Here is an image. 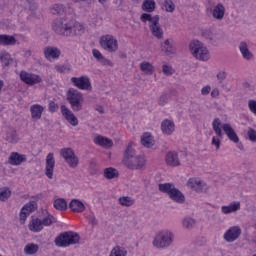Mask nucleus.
Listing matches in <instances>:
<instances>
[{
    "label": "nucleus",
    "instance_id": "obj_23",
    "mask_svg": "<svg viewBox=\"0 0 256 256\" xmlns=\"http://www.w3.org/2000/svg\"><path fill=\"white\" fill-rule=\"evenodd\" d=\"M69 209H71L73 213H83V211H85V204L79 199H72L69 203Z\"/></svg>",
    "mask_w": 256,
    "mask_h": 256
},
{
    "label": "nucleus",
    "instance_id": "obj_30",
    "mask_svg": "<svg viewBox=\"0 0 256 256\" xmlns=\"http://www.w3.org/2000/svg\"><path fill=\"white\" fill-rule=\"evenodd\" d=\"M17 43V39H15V36H10L6 34L0 35V45H15Z\"/></svg>",
    "mask_w": 256,
    "mask_h": 256
},
{
    "label": "nucleus",
    "instance_id": "obj_53",
    "mask_svg": "<svg viewBox=\"0 0 256 256\" xmlns=\"http://www.w3.org/2000/svg\"><path fill=\"white\" fill-rule=\"evenodd\" d=\"M158 103L162 106L165 105L167 103V95L160 96Z\"/></svg>",
    "mask_w": 256,
    "mask_h": 256
},
{
    "label": "nucleus",
    "instance_id": "obj_7",
    "mask_svg": "<svg viewBox=\"0 0 256 256\" xmlns=\"http://www.w3.org/2000/svg\"><path fill=\"white\" fill-rule=\"evenodd\" d=\"M190 51L196 59L200 61H209V50L199 40H193L190 43Z\"/></svg>",
    "mask_w": 256,
    "mask_h": 256
},
{
    "label": "nucleus",
    "instance_id": "obj_41",
    "mask_svg": "<svg viewBox=\"0 0 256 256\" xmlns=\"http://www.w3.org/2000/svg\"><path fill=\"white\" fill-rule=\"evenodd\" d=\"M161 49L164 51V53H167V55L175 53V48H173L169 40H165V42L161 45Z\"/></svg>",
    "mask_w": 256,
    "mask_h": 256
},
{
    "label": "nucleus",
    "instance_id": "obj_8",
    "mask_svg": "<svg viewBox=\"0 0 256 256\" xmlns=\"http://www.w3.org/2000/svg\"><path fill=\"white\" fill-rule=\"evenodd\" d=\"M71 109L81 111L83 109V94L74 88H70L66 94Z\"/></svg>",
    "mask_w": 256,
    "mask_h": 256
},
{
    "label": "nucleus",
    "instance_id": "obj_58",
    "mask_svg": "<svg viewBox=\"0 0 256 256\" xmlns=\"http://www.w3.org/2000/svg\"><path fill=\"white\" fill-rule=\"evenodd\" d=\"M239 149H243V144L238 145Z\"/></svg>",
    "mask_w": 256,
    "mask_h": 256
},
{
    "label": "nucleus",
    "instance_id": "obj_27",
    "mask_svg": "<svg viewBox=\"0 0 256 256\" xmlns=\"http://www.w3.org/2000/svg\"><path fill=\"white\" fill-rule=\"evenodd\" d=\"M141 144L143 147H147V149H150V147H153L155 145V140L153 139V135L149 132H145L141 136Z\"/></svg>",
    "mask_w": 256,
    "mask_h": 256
},
{
    "label": "nucleus",
    "instance_id": "obj_33",
    "mask_svg": "<svg viewBox=\"0 0 256 256\" xmlns=\"http://www.w3.org/2000/svg\"><path fill=\"white\" fill-rule=\"evenodd\" d=\"M239 49H240V53L242 54V57L244 59L249 60L253 57V54H251V52H249V48L247 47V43L241 42L240 46H239Z\"/></svg>",
    "mask_w": 256,
    "mask_h": 256
},
{
    "label": "nucleus",
    "instance_id": "obj_13",
    "mask_svg": "<svg viewBox=\"0 0 256 256\" xmlns=\"http://www.w3.org/2000/svg\"><path fill=\"white\" fill-rule=\"evenodd\" d=\"M71 83H73L74 87L77 89H81L82 91H91V81L89 77L82 76V77H72Z\"/></svg>",
    "mask_w": 256,
    "mask_h": 256
},
{
    "label": "nucleus",
    "instance_id": "obj_14",
    "mask_svg": "<svg viewBox=\"0 0 256 256\" xmlns=\"http://www.w3.org/2000/svg\"><path fill=\"white\" fill-rule=\"evenodd\" d=\"M187 187L196 191V193H205L207 184L203 183L199 178H190L187 182Z\"/></svg>",
    "mask_w": 256,
    "mask_h": 256
},
{
    "label": "nucleus",
    "instance_id": "obj_5",
    "mask_svg": "<svg viewBox=\"0 0 256 256\" xmlns=\"http://www.w3.org/2000/svg\"><path fill=\"white\" fill-rule=\"evenodd\" d=\"M80 239L81 237L76 232L67 231L57 236L54 243L56 247H69L70 245H76V243H79Z\"/></svg>",
    "mask_w": 256,
    "mask_h": 256
},
{
    "label": "nucleus",
    "instance_id": "obj_45",
    "mask_svg": "<svg viewBox=\"0 0 256 256\" xmlns=\"http://www.w3.org/2000/svg\"><path fill=\"white\" fill-rule=\"evenodd\" d=\"M41 222H42V227H51V225H53V216L48 215L45 218H43Z\"/></svg>",
    "mask_w": 256,
    "mask_h": 256
},
{
    "label": "nucleus",
    "instance_id": "obj_43",
    "mask_svg": "<svg viewBox=\"0 0 256 256\" xmlns=\"http://www.w3.org/2000/svg\"><path fill=\"white\" fill-rule=\"evenodd\" d=\"M6 139L9 143H17V141H19V136H17V131L12 130L11 132H8Z\"/></svg>",
    "mask_w": 256,
    "mask_h": 256
},
{
    "label": "nucleus",
    "instance_id": "obj_57",
    "mask_svg": "<svg viewBox=\"0 0 256 256\" xmlns=\"http://www.w3.org/2000/svg\"><path fill=\"white\" fill-rule=\"evenodd\" d=\"M96 111H98V113H104V108H103V106H98V107L96 108Z\"/></svg>",
    "mask_w": 256,
    "mask_h": 256
},
{
    "label": "nucleus",
    "instance_id": "obj_42",
    "mask_svg": "<svg viewBox=\"0 0 256 256\" xmlns=\"http://www.w3.org/2000/svg\"><path fill=\"white\" fill-rule=\"evenodd\" d=\"M11 197V190L7 187L0 188V201H7Z\"/></svg>",
    "mask_w": 256,
    "mask_h": 256
},
{
    "label": "nucleus",
    "instance_id": "obj_37",
    "mask_svg": "<svg viewBox=\"0 0 256 256\" xmlns=\"http://www.w3.org/2000/svg\"><path fill=\"white\" fill-rule=\"evenodd\" d=\"M140 69L143 73H146V75H153V71H155V68L149 62H142L140 64Z\"/></svg>",
    "mask_w": 256,
    "mask_h": 256
},
{
    "label": "nucleus",
    "instance_id": "obj_38",
    "mask_svg": "<svg viewBox=\"0 0 256 256\" xmlns=\"http://www.w3.org/2000/svg\"><path fill=\"white\" fill-rule=\"evenodd\" d=\"M109 256H127V249L121 246H116L111 250Z\"/></svg>",
    "mask_w": 256,
    "mask_h": 256
},
{
    "label": "nucleus",
    "instance_id": "obj_24",
    "mask_svg": "<svg viewBox=\"0 0 256 256\" xmlns=\"http://www.w3.org/2000/svg\"><path fill=\"white\" fill-rule=\"evenodd\" d=\"M166 163L170 167H179V165H181L176 152H168L166 154Z\"/></svg>",
    "mask_w": 256,
    "mask_h": 256
},
{
    "label": "nucleus",
    "instance_id": "obj_18",
    "mask_svg": "<svg viewBox=\"0 0 256 256\" xmlns=\"http://www.w3.org/2000/svg\"><path fill=\"white\" fill-rule=\"evenodd\" d=\"M53 171H55V156L53 153H49L46 156V167H45V175L48 179H53Z\"/></svg>",
    "mask_w": 256,
    "mask_h": 256
},
{
    "label": "nucleus",
    "instance_id": "obj_31",
    "mask_svg": "<svg viewBox=\"0 0 256 256\" xmlns=\"http://www.w3.org/2000/svg\"><path fill=\"white\" fill-rule=\"evenodd\" d=\"M53 207L57 211H67V200L63 198H58L54 200Z\"/></svg>",
    "mask_w": 256,
    "mask_h": 256
},
{
    "label": "nucleus",
    "instance_id": "obj_50",
    "mask_svg": "<svg viewBox=\"0 0 256 256\" xmlns=\"http://www.w3.org/2000/svg\"><path fill=\"white\" fill-rule=\"evenodd\" d=\"M57 109H59V106H57V104L54 101H51L49 103V111L51 113H55V111H57Z\"/></svg>",
    "mask_w": 256,
    "mask_h": 256
},
{
    "label": "nucleus",
    "instance_id": "obj_26",
    "mask_svg": "<svg viewBox=\"0 0 256 256\" xmlns=\"http://www.w3.org/2000/svg\"><path fill=\"white\" fill-rule=\"evenodd\" d=\"M161 129L164 135H171L175 131V123L166 119L161 123Z\"/></svg>",
    "mask_w": 256,
    "mask_h": 256
},
{
    "label": "nucleus",
    "instance_id": "obj_47",
    "mask_svg": "<svg viewBox=\"0 0 256 256\" xmlns=\"http://www.w3.org/2000/svg\"><path fill=\"white\" fill-rule=\"evenodd\" d=\"M247 135H248L250 141H253V142L256 141V131H255V129L250 128L247 132Z\"/></svg>",
    "mask_w": 256,
    "mask_h": 256
},
{
    "label": "nucleus",
    "instance_id": "obj_15",
    "mask_svg": "<svg viewBox=\"0 0 256 256\" xmlns=\"http://www.w3.org/2000/svg\"><path fill=\"white\" fill-rule=\"evenodd\" d=\"M37 209V202L30 201L26 205H24L20 211V221L25 223L27 221V217L33 213Z\"/></svg>",
    "mask_w": 256,
    "mask_h": 256
},
{
    "label": "nucleus",
    "instance_id": "obj_60",
    "mask_svg": "<svg viewBox=\"0 0 256 256\" xmlns=\"http://www.w3.org/2000/svg\"><path fill=\"white\" fill-rule=\"evenodd\" d=\"M253 256H256V255H253Z\"/></svg>",
    "mask_w": 256,
    "mask_h": 256
},
{
    "label": "nucleus",
    "instance_id": "obj_56",
    "mask_svg": "<svg viewBox=\"0 0 256 256\" xmlns=\"http://www.w3.org/2000/svg\"><path fill=\"white\" fill-rule=\"evenodd\" d=\"M226 74L225 72H220L217 74V79H219V81H223V79H225Z\"/></svg>",
    "mask_w": 256,
    "mask_h": 256
},
{
    "label": "nucleus",
    "instance_id": "obj_44",
    "mask_svg": "<svg viewBox=\"0 0 256 256\" xmlns=\"http://www.w3.org/2000/svg\"><path fill=\"white\" fill-rule=\"evenodd\" d=\"M164 8L168 13H173L175 11L173 0H164Z\"/></svg>",
    "mask_w": 256,
    "mask_h": 256
},
{
    "label": "nucleus",
    "instance_id": "obj_16",
    "mask_svg": "<svg viewBox=\"0 0 256 256\" xmlns=\"http://www.w3.org/2000/svg\"><path fill=\"white\" fill-rule=\"evenodd\" d=\"M60 111L64 119L70 123L73 127H77L79 125V119L75 117V114H73V111H71L67 106L62 105L60 107Z\"/></svg>",
    "mask_w": 256,
    "mask_h": 256
},
{
    "label": "nucleus",
    "instance_id": "obj_49",
    "mask_svg": "<svg viewBox=\"0 0 256 256\" xmlns=\"http://www.w3.org/2000/svg\"><path fill=\"white\" fill-rule=\"evenodd\" d=\"M212 145L216 147V149H219L221 147V139L213 136L212 137Z\"/></svg>",
    "mask_w": 256,
    "mask_h": 256
},
{
    "label": "nucleus",
    "instance_id": "obj_20",
    "mask_svg": "<svg viewBox=\"0 0 256 256\" xmlns=\"http://www.w3.org/2000/svg\"><path fill=\"white\" fill-rule=\"evenodd\" d=\"M44 111H45V108L40 104H33L30 107L31 118L34 121H39V119H41V117L43 116Z\"/></svg>",
    "mask_w": 256,
    "mask_h": 256
},
{
    "label": "nucleus",
    "instance_id": "obj_51",
    "mask_svg": "<svg viewBox=\"0 0 256 256\" xmlns=\"http://www.w3.org/2000/svg\"><path fill=\"white\" fill-rule=\"evenodd\" d=\"M55 69L58 73H65L68 70L67 66L65 65H56Z\"/></svg>",
    "mask_w": 256,
    "mask_h": 256
},
{
    "label": "nucleus",
    "instance_id": "obj_12",
    "mask_svg": "<svg viewBox=\"0 0 256 256\" xmlns=\"http://www.w3.org/2000/svg\"><path fill=\"white\" fill-rule=\"evenodd\" d=\"M20 79L23 83L30 86L38 85V83H41V81H43L41 76L37 74L29 73L25 70H22L20 72Z\"/></svg>",
    "mask_w": 256,
    "mask_h": 256
},
{
    "label": "nucleus",
    "instance_id": "obj_11",
    "mask_svg": "<svg viewBox=\"0 0 256 256\" xmlns=\"http://www.w3.org/2000/svg\"><path fill=\"white\" fill-rule=\"evenodd\" d=\"M60 155L71 169H75L77 165H79V158L75 155V151H73V149L63 148L60 151Z\"/></svg>",
    "mask_w": 256,
    "mask_h": 256
},
{
    "label": "nucleus",
    "instance_id": "obj_35",
    "mask_svg": "<svg viewBox=\"0 0 256 256\" xmlns=\"http://www.w3.org/2000/svg\"><path fill=\"white\" fill-rule=\"evenodd\" d=\"M104 177L106 179H115L116 177H119V171L113 167H109L104 169Z\"/></svg>",
    "mask_w": 256,
    "mask_h": 256
},
{
    "label": "nucleus",
    "instance_id": "obj_2",
    "mask_svg": "<svg viewBox=\"0 0 256 256\" xmlns=\"http://www.w3.org/2000/svg\"><path fill=\"white\" fill-rule=\"evenodd\" d=\"M133 142H130L124 152L123 163L128 169H143L145 167V156H136L135 150H133Z\"/></svg>",
    "mask_w": 256,
    "mask_h": 256
},
{
    "label": "nucleus",
    "instance_id": "obj_6",
    "mask_svg": "<svg viewBox=\"0 0 256 256\" xmlns=\"http://www.w3.org/2000/svg\"><path fill=\"white\" fill-rule=\"evenodd\" d=\"M143 23H150V31L154 37L161 39L163 37V29L159 26V16H151V14L144 13L140 17Z\"/></svg>",
    "mask_w": 256,
    "mask_h": 256
},
{
    "label": "nucleus",
    "instance_id": "obj_54",
    "mask_svg": "<svg viewBox=\"0 0 256 256\" xmlns=\"http://www.w3.org/2000/svg\"><path fill=\"white\" fill-rule=\"evenodd\" d=\"M219 95V89L217 88H214L212 91H211V97L213 99L217 98V96Z\"/></svg>",
    "mask_w": 256,
    "mask_h": 256
},
{
    "label": "nucleus",
    "instance_id": "obj_17",
    "mask_svg": "<svg viewBox=\"0 0 256 256\" xmlns=\"http://www.w3.org/2000/svg\"><path fill=\"white\" fill-rule=\"evenodd\" d=\"M241 237V227L232 226L230 227L224 234V239L228 243H233V241H237Z\"/></svg>",
    "mask_w": 256,
    "mask_h": 256
},
{
    "label": "nucleus",
    "instance_id": "obj_22",
    "mask_svg": "<svg viewBox=\"0 0 256 256\" xmlns=\"http://www.w3.org/2000/svg\"><path fill=\"white\" fill-rule=\"evenodd\" d=\"M94 143L100 147H105L106 149L113 147V140L101 135H98L94 138Z\"/></svg>",
    "mask_w": 256,
    "mask_h": 256
},
{
    "label": "nucleus",
    "instance_id": "obj_32",
    "mask_svg": "<svg viewBox=\"0 0 256 256\" xmlns=\"http://www.w3.org/2000/svg\"><path fill=\"white\" fill-rule=\"evenodd\" d=\"M92 55L95 59H97L98 61H101L102 63H104V65H113L111 60L106 59L103 54H101V51L97 50V49H93L92 50Z\"/></svg>",
    "mask_w": 256,
    "mask_h": 256
},
{
    "label": "nucleus",
    "instance_id": "obj_48",
    "mask_svg": "<svg viewBox=\"0 0 256 256\" xmlns=\"http://www.w3.org/2000/svg\"><path fill=\"white\" fill-rule=\"evenodd\" d=\"M164 75H173V68L168 65L162 66Z\"/></svg>",
    "mask_w": 256,
    "mask_h": 256
},
{
    "label": "nucleus",
    "instance_id": "obj_25",
    "mask_svg": "<svg viewBox=\"0 0 256 256\" xmlns=\"http://www.w3.org/2000/svg\"><path fill=\"white\" fill-rule=\"evenodd\" d=\"M212 17L221 21L225 17V6L221 3L217 4L212 11Z\"/></svg>",
    "mask_w": 256,
    "mask_h": 256
},
{
    "label": "nucleus",
    "instance_id": "obj_28",
    "mask_svg": "<svg viewBox=\"0 0 256 256\" xmlns=\"http://www.w3.org/2000/svg\"><path fill=\"white\" fill-rule=\"evenodd\" d=\"M30 231H33V233H39L43 231V223L41 222V219L34 218L29 224Z\"/></svg>",
    "mask_w": 256,
    "mask_h": 256
},
{
    "label": "nucleus",
    "instance_id": "obj_29",
    "mask_svg": "<svg viewBox=\"0 0 256 256\" xmlns=\"http://www.w3.org/2000/svg\"><path fill=\"white\" fill-rule=\"evenodd\" d=\"M239 209H241V203L234 202L228 206H222V213L229 215V213H235V211H239Z\"/></svg>",
    "mask_w": 256,
    "mask_h": 256
},
{
    "label": "nucleus",
    "instance_id": "obj_9",
    "mask_svg": "<svg viewBox=\"0 0 256 256\" xmlns=\"http://www.w3.org/2000/svg\"><path fill=\"white\" fill-rule=\"evenodd\" d=\"M173 243V233L168 230L160 231L154 238L153 245L158 249H165Z\"/></svg>",
    "mask_w": 256,
    "mask_h": 256
},
{
    "label": "nucleus",
    "instance_id": "obj_3",
    "mask_svg": "<svg viewBox=\"0 0 256 256\" xmlns=\"http://www.w3.org/2000/svg\"><path fill=\"white\" fill-rule=\"evenodd\" d=\"M212 129L214 133L217 135V137H220V139L223 138V131H224L225 135H227L230 141H233V143H239V136H237V133H235V130L233 129V127H231L230 124L221 125V119L215 118L213 120ZM221 129H223V131Z\"/></svg>",
    "mask_w": 256,
    "mask_h": 256
},
{
    "label": "nucleus",
    "instance_id": "obj_55",
    "mask_svg": "<svg viewBox=\"0 0 256 256\" xmlns=\"http://www.w3.org/2000/svg\"><path fill=\"white\" fill-rule=\"evenodd\" d=\"M73 3H93V0H71Z\"/></svg>",
    "mask_w": 256,
    "mask_h": 256
},
{
    "label": "nucleus",
    "instance_id": "obj_1",
    "mask_svg": "<svg viewBox=\"0 0 256 256\" xmlns=\"http://www.w3.org/2000/svg\"><path fill=\"white\" fill-rule=\"evenodd\" d=\"M51 13L52 15H65V17L56 19L52 25L53 31L58 35H63L64 37H75V35H81V33L85 31L83 24L67 16L65 6L62 4H55L51 8Z\"/></svg>",
    "mask_w": 256,
    "mask_h": 256
},
{
    "label": "nucleus",
    "instance_id": "obj_52",
    "mask_svg": "<svg viewBox=\"0 0 256 256\" xmlns=\"http://www.w3.org/2000/svg\"><path fill=\"white\" fill-rule=\"evenodd\" d=\"M211 93V86L206 85L201 89V95H209Z\"/></svg>",
    "mask_w": 256,
    "mask_h": 256
},
{
    "label": "nucleus",
    "instance_id": "obj_10",
    "mask_svg": "<svg viewBox=\"0 0 256 256\" xmlns=\"http://www.w3.org/2000/svg\"><path fill=\"white\" fill-rule=\"evenodd\" d=\"M100 45L102 48L105 49V51H108L109 53H115L117 49H119V44L117 42V39L113 37V35H104L100 38Z\"/></svg>",
    "mask_w": 256,
    "mask_h": 256
},
{
    "label": "nucleus",
    "instance_id": "obj_34",
    "mask_svg": "<svg viewBox=\"0 0 256 256\" xmlns=\"http://www.w3.org/2000/svg\"><path fill=\"white\" fill-rule=\"evenodd\" d=\"M143 11L153 13L155 11V0H145L142 4Z\"/></svg>",
    "mask_w": 256,
    "mask_h": 256
},
{
    "label": "nucleus",
    "instance_id": "obj_39",
    "mask_svg": "<svg viewBox=\"0 0 256 256\" xmlns=\"http://www.w3.org/2000/svg\"><path fill=\"white\" fill-rule=\"evenodd\" d=\"M119 203L123 207H131V206L135 205V200L129 196H124V197L119 198Z\"/></svg>",
    "mask_w": 256,
    "mask_h": 256
},
{
    "label": "nucleus",
    "instance_id": "obj_36",
    "mask_svg": "<svg viewBox=\"0 0 256 256\" xmlns=\"http://www.w3.org/2000/svg\"><path fill=\"white\" fill-rule=\"evenodd\" d=\"M39 251V245L35 243H29L24 247V253L26 255H35Z\"/></svg>",
    "mask_w": 256,
    "mask_h": 256
},
{
    "label": "nucleus",
    "instance_id": "obj_4",
    "mask_svg": "<svg viewBox=\"0 0 256 256\" xmlns=\"http://www.w3.org/2000/svg\"><path fill=\"white\" fill-rule=\"evenodd\" d=\"M158 188L161 193H167L168 197H170L172 201H175V203L185 202V195H183L181 190L175 188L173 183L159 184Z\"/></svg>",
    "mask_w": 256,
    "mask_h": 256
},
{
    "label": "nucleus",
    "instance_id": "obj_21",
    "mask_svg": "<svg viewBox=\"0 0 256 256\" xmlns=\"http://www.w3.org/2000/svg\"><path fill=\"white\" fill-rule=\"evenodd\" d=\"M44 55L48 61H51V59H59V57H61V50L55 47H47L44 50Z\"/></svg>",
    "mask_w": 256,
    "mask_h": 256
},
{
    "label": "nucleus",
    "instance_id": "obj_40",
    "mask_svg": "<svg viewBox=\"0 0 256 256\" xmlns=\"http://www.w3.org/2000/svg\"><path fill=\"white\" fill-rule=\"evenodd\" d=\"M0 61L5 67H9V64L11 63V54H9V52L2 51L0 53Z\"/></svg>",
    "mask_w": 256,
    "mask_h": 256
},
{
    "label": "nucleus",
    "instance_id": "obj_19",
    "mask_svg": "<svg viewBox=\"0 0 256 256\" xmlns=\"http://www.w3.org/2000/svg\"><path fill=\"white\" fill-rule=\"evenodd\" d=\"M27 161V156L25 154H19V152H11L8 163L10 165L19 166L21 163H25Z\"/></svg>",
    "mask_w": 256,
    "mask_h": 256
},
{
    "label": "nucleus",
    "instance_id": "obj_59",
    "mask_svg": "<svg viewBox=\"0 0 256 256\" xmlns=\"http://www.w3.org/2000/svg\"><path fill=\"white\" fill-rule=\"evenodd\" d=\"M99 1V3H104L105 2V0H98Z\"/></svg>",
    "mask_w": 256,
    "mask_h": 256
},
{
    "label": "nucleus",
    "instance_id": "obj_46",
    "mask_svg": "<svg viewBox=\"0 0 256 256\" xmlns=\"http://www.w3.org/2000/svg\"><path fill=\"white\" fill-rule=\"evenodd\" d=\"M193 225H195V220H193L192 218H185L183 220V227H185L186 229H191Z\"/></svg>",
    "mask_w": 256,
    "mask_h": 256
}]
</instances>
